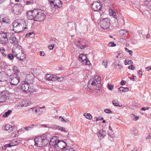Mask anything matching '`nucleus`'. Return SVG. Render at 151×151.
<instances>
[{"instance_id": "1", "label": "nucleus", "mask_w": 151, "mask_h": 151, "mask_svg": "<svg viewBox=\"0 0 151 151\" xmlns=\"http://www.w3.org/2000/svg\"><path fill=\"white\" fill-rule=\"evenodd\" d=\"M45 12L40 9H35L27 12V17L29 20L41 22L45 18Z\"/></svg>"}, {"instance_id": "2", "label": "nucleus", "mask_w": 151, "mask_h": 151, "mask_svg": "<svg viewBox=\"0 0 151 151\" xmlns=\"http://www.w3.org/2000/svg\"><path fill=\"white\" fill-rule=\"evenodd\" d=\"M50 135L48 133H46L41 136L36 137L35 139L36 145L38 147H42L47 145L50 138Z\"/></svg>"}, {"instance_id": "3", "label": "nucleus", "mask_w": 151, "mask_h": 151, "mask_svg": "<svg viewBox=\"0 0 151 151\" xmlns=\"http://www.w3.org/2000/svg\"><path fill=\"white\" fill-rule=\"evenodd\" d=\"M101 78L98 76H96L94 78L91 79L88 82V87L90 89L92 88L99 90L100 88V84Z\"/></svg>"}, {"instance_id": "4", "label": "nucleus", "mask_w": 151, "mask_h": 151, "mask_svg": "<svg viewBox=\"0 0 151 151\" xmlns=\"http://www.w3.org/2000/svg\"><path fill=\"white\" fill-rule=\"evenodd\" d=\"M24 21H14L12 23L13 30L16 33H21L23 31H27V27H24Z\"/></svg>"}, {"instance_id": "5", "label": "nucleus", "mask_w": 151, "mask_h": 151, "mask_svg": "<svg viewBox=\"0 0 151 151\" xmlns=\"http://www.w3.org/2000/svg\"><path fill=\"white\" fill-rule=\"evenodd\" d=\"M20 76L17 73H12L9 77V81L12 85H17L20 82Z\"/></svg>"}, {"instance_id": "6", "label": "nucleus", "mask_w": 151, "mask_h": 151, "mask_svg": "<svg viewBox=\"0 0 151 151\" xmlns=\"http://www.w3.org/2000/svg\"><path fill=\"white\" fill-rule=\"evenodd\" d=\"M9 40L10 43L14 45L13 50L14 49L17 48L19 49L21 48V47L19 45V41L18 39L17 38L15 35L10 33L8 40Z\"/></svg>"}, {"instance_id": "7", "label": "nucleus", "mask_w": 151, "mask_h": 151, "mask_svg": "<svg viewBox=\"0 0 151 151\" xmlns=\"http://www.w3.org/2000/svg\"><path fill=\"white\" fill-rule=\"evenodd\" d=\"M10 33L8 32H0V44L5 45L8 42L9 38Z\"/></svg>"}, {"instance_id": "8", "label": "nucleus", "mask_w": 151, "mask_h": 151, "mask_svg": "<svg viewBox=\"0 0 151 151\" xmlns=\"http://www.w3.org/2000/svg\"><path fill=\"white\" fill-rule=\"evenodd\" d=\"M13 53L15 54V56L21 61L24 60L26 58L25 55L22 53V48L18 49H14L12 50Z\"/></svg>"}, {"instance_id": "9", "label": "nucleus", "mask_w": 151, "mask_h": 151, "mask_svg": "<svg viewBox=\"0 0 151 151\" xmlns=\"http://www.w3.org/2000/svg\"><path fill=\"white\" fill-rule=\"evenodd\" d=\"M110 25V20L107 18H104L100 21V26L103 29H108Z\"/></svg>"}, {"instance_id": "10", "label": "nucleus", "mask_w": 151, "mask_h": 151, "mask_svg": "<svg viewBox=\"0 0 151 151\" xmlns=\"http://www.w3.org/2000/svg\"><path fill=\"white\" fill-rule=\"evenodd\" d=\"M102 7V4L100 1H94L91 5V8L94 11H101Z\"/></svg>"}, {"instance_id": "11", "label": "nucleus", "mask_w": 151, "mask_h": 151, "mask_svg": "<svg viewBox=\"0 0 151 151\" xmlns=\"http://www.w3.org/2000/svg\"><path fill=\"white\" fill-rule=\"evenodd\" d=\"M10 21L8 17L4 14H2L0 15V23L3 25L9 24Z\"/></svg>"}, {"instance_id": "12", "label": "nucleus", "mask_w": 151, "mask_h": 151, "mask_svg": "<svg viewBox=\"0 0 151 151\" xmlns=\"http://www.w3.org/2000/svg\"><path fill=\"white\" fill-rule=\"evenodd\" d=\"M23 8L22 5L19 4H15L13 7V11L16 14H20L22 11Z\"/></svg>"}, {"instance_id": "13", "label": "nucleus", "mask_w": 151, "mask_h": 151, "mask_svg": "<svg viewBox=\"0 0 151 151\" xmlns=\"http://www.w3.org/2000/svg\"><path fill=\"white\" fill-rule=\"evenodd\" d=\"M8 91H4L0 93V102L5 101L7 98L9 97Z\"/></svg>"}, {"instance_id": "14", "label": "nucleus", "mask_w": 151, "mask_h": 151, "mask_svg": "<svg viewBox=\"0 0 151 151\" xmlns=\"http://www.w3.org/2000/svg\"><path fill=\"white\" fill-rule=\"evenodd\" d=\"M83 42L84 41L82 39H79L76 41H75V43L78 48L83 49L86 46L85 45L83 44Z\"/></svg>"}, {"instance_id": "15", "label": "nucleus", "mask_w": 151, "mask_h": 151, "mask_svg": "<svg viewBox=\"0 0 151 151\" xmlns=\"http://www.w3.org/2000/svg\"><path fill=\"white\" fill-rule=\"evenodd\" d=\"M50 140L49 142V145L51 147L53 146L54 148H56V145L57 144V141L58 139V137L56 136H54L50 138Z\"/></svg>"}, {"instance_id": "16", "label": "nucleus", "mask_w": 151, "mask_h": 151, "mask_svg": "<svg viewBox=\"0 0 151 151\" xmlns=\"http://www.w3.org/2000/svg\"><path fill=\"white\" fill-rule=\"evenodd\" d=\"M67 144L65 142H64L63 141L58 140L56 147H58L60 149H62L65 148Z\"/></svg>"}, {"instance_id": "17", "label": "nucleus", "mask_w": 151, "mask_h": 151, "mask_svg": "<svg viewBox=\"0 0 151 151\" xmlns=\"http://www.w3.org/2000/svg\"><path fill=\"white\" fill-rule=\"evenodd\" d=\"M47 80L55 81L58 79V77L56 76L50 74H47L46 76Z\"/></svg>"}, {"instance_id": "18", "label": "nucleus", "mask_w": 151, "mask_h": 151, "mask_svg": "<svg viewBox=\"0 0 151 151\" xmlns=\"http://www.w3.org/2000/svg\"><path fill=\"white\" fill-rule=\"evenodd\" d=\"M53 3L54 4H52L53 8H55L56 9L57 8H60L62 5V2L60 0H55Z\"/></svg>"}, {"instance_id": "19", "label": "nucleus", "mask_w": 151, "mask_h": 151, "mask_svg": "<svg viewBox=\"0 0 151 151\" xmlns=\"http://www.w3.org/2000/svg\"><path fill=\"white\" fill-rule=\"evenodd\" d=\"M29 87V83L26 81V82H24V83H22L21 88L22 89L23 91L27 93V91H28Z\"/></svg>"}, {"instance_id": "20", "label": "nucleus", "mask_w": 151, "mask_h": 151, "mask_svg": "<svg viewBox=\"0 0 151 151\" xmlns=\"http://www.w3.org/2000/svg\"><path fill=\"white\" fill-rule=\"evenodd\" d=\"M106 134V132L103 130H99L97 134L99 137H100V139H101L104 138Z\"/></svg>"}, {"instance_id": "21", "label": "nucleus", "mask_w": 151, "mask_h": 151, "mask_svg": "<svg viewBox=\"0 0 151 151\" xmlns=\"http://www.w3.org/2000/svg\"><path fill=\"white\" fill-rule=\"evenodd\" d=\"M5 129L8 132H11L13 130L14 128L11 125L6 124L5 127Z\"/></svg>"}, {"instance_id": "22", "label": "nucleus", "mask_w": 151, "mask_h": 151, "mask_svg": "<svg viewBox=\"0 0 151 151\" xmlns=\"http://www.w3.org/2000/svg\"><path fill=\"white\" fill-rule=\"evenodd\" d=\"M122 66L119 65V61L118 60H116L114 64V67L118 69L121 68Z\"/></svg>"}, {"instance_id": "23", "label": "nucleus", "mask_w": 151, "mask_h": 151, "mask_svg": "<svg viewBox=\"0 0 151 151\" xmlns=\"http://www.w3.org/2000/svg\"><path fill=\"white\" fill-rule=\"evenodd\" d=\"M111 11V15L113 16L116 19L117 21H118L119 20L120 17L119 16L116 15V13L115 12L112 10H111L109 11V12H111L110 11Z\"/></svg>"}, {"instance_id": "24", "label": "nucleus", "mask_w": 151, "mask_h": 151, "mask_svg": "<svg viewBox=\"0 0 151 151\" xmlns=\"http://www.w3.org/2000/svg\"><path fill=\"white\" fill-rule=\"evenodd\" d=\"M118 90L122 92H125L129 91V88L128 87H121L119 88Z\"/></svg>"}, {"instance_id": "25", "label": "nucleus", "mask_w": 151, "mask_h": 151, "mask_svg": "<svg viewBox=\"0 0 151 151\" xmlns=\"http://www.w3.org/2000/svg\"><path fill=\"white\" fill-rule=\"evenodd\" d=\"M18 142H19V141H17L16 140L14 139L12 140L10 143L12 146H13L17 145L19 143Z\"/></svg>"}, {"instance_id": "26", "label": "nucleus", "mask_w": 151, "mask_h": 151, "mask_svg": "<svg viewBox=\"0 0 151 151\" xmlns=\"http://www.w3.org/2000/svg\"><path fill=\"white\" fill-rule=\"evenodd\" d=\"M55 129L59 130H60L62 132H67V131L65 130V128L63 127L57 126L56 127Z\"/></svg>"}, {"instance_id": "27", "label": "nucleus", "mask_w": 151, "mask_h": 151, "mask_svg": "<svg viewBox=\"0 0 151 151\" xmlns=\"http://www.w3.org/2000/svg\"><path fill=\"white\" fill-rule=\"evenodd\" d=\"M112 104L115 106H118L119 107L122 106V105H120L119 104V102L116 100H114L112 101Z\"/></svg>"}, {"instance_id": "28", "label": "nucleus", "mask_w": 151, "mask_h": 151, "mask_svg": "<svg viewBox=\"0 0 151 151\" xmlns=\"http://www.w3.org/2000/svg\"><path fill=\"white\" fill-rule=\"evenodd\" d=\"M128 33V32L125 30H121L119 31V33L121 36L125 35L127 33Z\"/></svg>"}, {"instance_id": "29", "label": "nucleus", "mask_w": 151, "mask_h": 151, "mask_svg": "<svg viewBox=\"0 0 151 151\" xmlns=\"http://www.w3.org/2000/svg\"><path fill=\"white\" fill-rule=\"evenodd\" d=\"M12 112V111L11 110H8L7 111L4 113V114L3 115V117H7L9 116Z\"/></svg>"}, {"instance_id": "30", "label": "nucleus", "mask_w": 151, "mask_h": 151, "mask_svg": "<svg viewBox=\"0 0 151 151\" xmlns=\"http://www.w3.org/2000/svg\"><path fill=\"white\" fill-rule=\"evenodd\" d=\"M81 63L84 65H89L91 63L88 60H82L81 61Z\"/></svg>"}, {"instance_id": "31", "label": "nucleus", "mask_w": 151, "mask_h": 151, "mask_svg": "<svg viewBox=\"0 0 151 151\" xmlns=\"http://www.w3.org/2000/svg\"><path fill=\"white\" fill-rule=\"evenodd\" d=\"M33 109H35V112L36 113L38 114H41L43 112V110L42 109H40V107L39 108L38 110L36 108H34Z\"/></svg>"}, {"instance_id": "32", "label": "nucleus", "mask_w": 151, "mask_h": 151, "mask_svg": "<svg viewBox=\"0 0 151 151\" xmlns=\"http://www.w3.org/2000/svg\"><path fill=\"white\" fill-rule=\"evenodd\" d=\"M84 116L87 119H91L92 118V116L90 114L85 113Z\"/></svg>"}, {"instance_id": "33", "label": "nucleus", "mask_w": 151, "mask_h": 151, "mask_svg": "<svg viewBox=\"0 0 151 151\" xmlns=\"http://www.w3.org/2000/svg\"><path fill=\"white\" fill-rule=\"evenodd\" d=\"M35 125L34 124H32V125H31L30 126H29L25 127L24 128V129L26 131L28 130H30L31 129H32L33 128V127Z\"/></svg>"}, {"instance_id": "34", "label": "nucleus", "mask_w": 151, "mask_h": 151, "mask_svg": "<svg viewBox=\"0 0 151 151\" xmlns=\"http://www.w3.org/2000/svg\"><path fill=\"white\" fill-rule=\"evenodd\" d=\"M12 146L10 143L9 144H8L5 145L4 146L2 147V149L4 150L6 149L7 147H11Z\"/></svg>"}, {"instance_id": "35", "label": "nucleus", "mask_w": 151, "mask_h": 151, "mask_svg": "<svg viewBox=\"0 0 151 151\" xmlns=\"http://www.w3.org/2000/svg\"><path fill=\"white\" fill-rule=\"evenodd\" d=\"M131 116L132 119L133 120H134L135 121L137 120L139 118V117L138 116H135L134 114H132L131 115Z\"/></svg>"}, {"instance_id": "36", "label": "nucleus", "mask_w": 151, "mask_h": 151, "mask_svg": "<svg viewBox=\"0 0 151 151\" xmlns=\"http://www.w3.org/2000/svg\"><path fill=\"white\" fill-rule=\"evenodd\" d=\"M35 89L33 86H31L30 87H29V89L28 90V91H27V93L29 92H33L34 91H35Z\"/></svg>"}, {"instance_id": "37", "label": "nucleus", "mask_w": 151, "mask_h": 151, "mask_svg": "<svg viewBox=\"0 0 151 151\" xmlns=\"http://www.w3.org/2000/svg\"><path fill=\"white\" fill-rule=\"evenodd\" d=\"M7 56L11 60L13 59L14 57L12 53H9L7 55Z\"/></svg>"}, {"instance_id": "38", "label": "nucleus", "mask_w": 151, "mask_h": 151, "mask_svg": "<svg viewBox=\"0 0 151 151\" xmlns=\"http://www.w3.org/2000/svg\"><path fill=\"white\" fill-rule=\"evenodd\" d=\"M25 3L27 5H29L30 4H33L34 2V0H30L29 1H26Z\"/></svg>"}, {"instance_id": "39", "label": "nucleus", "mask_w": 151, "mask_h": 151, "mask_svg": "<svg viewBox=\"0 0 151 151\" xmlns=\"http://www.w3.org/2000/svg\"><path fill=\"white\" fill-rule=\"evenodd\" d=\"M116 45V44L114 43V42H111L109 43L108 45V46L110 47H114Z\"/></svg>"}, {"instance_id": "40", "label": "nucleus", "mask_w": 151, "mask_h": 151, "mask_svg": "<svg viewBox=\"0 0 151 151\" xmlns=\"http://www.w3.org/2000/svg\"><path fill=\"white\" fill-rule=\"evenodd\" d=\"M107 86L108 89L110 90H112L114 88L113 86L111 85L109 83H108Z\"/></svg>"}, {"instance_id": "41", "label": "nucleus", "mask_w": 151, "mask_h": 151, "mask_svg": "<svg viewBox=\"0 0 151 151\" xmlns=\"http://www.w3.org/2000/svg\"><path fill=\"white\" fill-rule=\"evenodd\" d=\"M108 62L106 60H104L102 62V64L105 66V68H106L108 65H107Z\"/></svg>"}, {"instance_id": "42", "label": "nucleus", "mask_w": 151, "mask_h": 151, "mask_svg": "<svg viewBox=\"0 0 151 151\" xmlns=\"http://www.w3.org/2000/svg\"><path fill=\"white\" fill-rule=\"evenodd\" d=\"M12 69L14 72H15V73H17V72H19V71L18 70L17 67H16L15 66H14L13 67Z\"/></svg>"}, {"instance_id": "43", "label": "nucleus", "mask_w": 151, "mask_h": 151, "mask_svg": "<svg viewBox=\"0 0 151 151\" xmlns=\"http://www.w3.org/2000/svg\"><path fill=\"white\" fill-rule=\"evenodd\" d=\"M138 133V131L137 129H135L132 131V134L133 135H137Z\"/></svg>"}, {"instance_id": "44", "label": "nucleus", "mask_w": 151, "mask_h": 151, "mask_svg": "<svg viewBox=\"0 0 151 151\" xmlns=\"http://www.w3.org/2000/svg\"><path fill=\"white\" fill-rule=\"evenodd\" d=\"M55 46L54 44H52L51 45H49L48 46V48L50 50H52L53 49Z\"/></svg>"}, {"instance_id": "45", "label": "nucleus", "mask_w": 151, "mask_h": 151, "mask_svg": "<svg viewBox=\"0 0 151 151\" xmlns=\"http://www.w3.org/2000/svg\"><path fill=\"white\" fill-rule=\"evenodd\" d=\"M125 50L126 51L129 52V54L130 55H132V50H129L128 48H125Z\"/></svg>"}, {"instance_id": "46", "label": "nucleus", "mask_w": 151, "mask_h": 151, "mask_svg": "<svg viewBox=\"0 0 151 151\" xmlns=\"http://www.w3.org/2000/svg\"><path fill=\"white\" fill-rule=\"evenodd\" d=\"M104 111L106 113H112V111L109 109H106L104 110Z\"/></svg>"}, {"instance_id": "47", "label": "nucleus", "mask_w": 151, "mask_h": 151, "mask_svg": "<svg viewBox=\"0 0 151 151\" xmlns=\"http://www.w3.org/2000/svg\"><path fill=\"white\" fill-rule=\"evenodd\" d=\"M134 66L133 65H131L128 67V68L129 69L131 70H133L134 69Z\"/></svg>"}, {"instance_id": "48", "label": "nucleus", "mask_w": 151, "mask_h": 151, "mask_svg": "<svg viewBox=\"0 0 151 151\" xmlns=\"http://www.w3.org/2000/svg\"><path fill=\"white\" fill-rule=\"evenodd\" d=\"M48 1L50 4L51 7L52 8V7H53L52 4H54L53 2L54 1V2L55 0H48Z\"/></svg>"}, {"instance_id": "49", "label": "nucleus", "mask_w": 151, "mask_h": 151, "mask_svg": "<svg viewBox=\"0 0 151 151\" xmlns=\"http://www.w3.org/2000/svg\"><path fill=\"white\" fill-rule=\"evenodd\" d=\"M84 54H81L80 55L79 58V61H81L83 60V56Z\"/></svg>"}, {"instance_id": "50", "label": "nucleus", "mask_w": 151, "mask_h": 151, "mask_svg": "<svg viewBox=\"0 0 151 151\" xmlns=\"http://www.w3.org/2000/svg\"><path fill=\"white\" fill-rule=\"evenodd\" d=\"M59 119L62 122H65L66 123L67 122L61 116H60L59 117Z\"/></svg>"}, {"instance_id": "51", "label": "nucleus", "mask_w": 151, "mask_h": 151, "mask_svg": "<svg viewBox=\"0 0 151 151\" xmlns=\"http://www.w3.org/2000/svg\"><path fill=\"white\" fill-rule=\"evenodd\" d=\"M103 119H104L103 117H101V116H99V117L98 118H97L96 119V121L97 122V121H98L100 120H102Z\"/></svg>"}, {"instance_id": "52", "label": "nucleus", "mask_w": 151, "mask_h": 151, "mask_svg": "<svg viewBox=\"0 0 151 151\" xmlns=\"http://www.w3.org/2000/svg\"><path fill=\"white\" fill-rule=\"evenodd\" d=\"M132 77L131 78H130V79L131 80H132L133 81H135L136 80V79H137V78H136V76H134L133 75H132Z\"/></svg>"}, {"instance_id": "53", "label": "nucleus", "mask_w": 151, "mask_h": 151, "mask_svg": "<svg viewBox=\"0 0 151 151\" xmlns=\"http://www.w3.org/2000/svg\"><path fill=\"white\" fill-rule=\"evenodd\" d=\"M56 39L54 38H51L50 40V42L51 43H52L54 41H55L56 40Z\"/></svg>"}, {"instance_id": "54", "label": "nucleus", "mask_w": 151, "mask_h": 151, "mask_svg": "<svg viewBox=\"0 0 151 151\" xmlns=\"http://www.w3.org/2000/svg\"><path fill=\"white\" fill-rule=\"evenodd\" d=\"M40 53L41 56H45L46 54L43 51H40Z\"/></svg>"}, {"instance_id": "55", "label": "nucleus", "mask_w": 151, "mask_h": 151, "mask_svg": "<svg viewBox=\"0 0 151 151\" xmlns=\"http://www.w3.org/2000/svg\"><path fill=\"white\" fill-rule=\"evenodd\" d=\"M126 83V82L125 81L122 80L121 82V85L123 86Z\"/></svg>"}, {"instance_id": "56", "label": "nucleus", "mask_w": 151, "mask_h": 151, "mask_svg": "<svg viewBox=\"0 0 151 151\" xmlns=\"http://www.w3.org/2000/svg\"><path fill=\"white\" fill-rule=\"evenodd\" d=\"M0 50L2 53V54H3V53L5 51V49H4L3 47H1L0 48Z\"/></svg>"}, {"instance_id": "57", "label": "nucleus", "mask_w": 151, "mask_h": 151, "mask_svg": "<svg viewBox=\"0 0 151 151\" xmlns=\"http://www.w3.org/2000/svg\"><path fill=\"white\" fill-rule=\"evenodd\" d=\"M32 35H34V33L33 32H29L27 34V35L30 37Z\"/></svg>"}, {"instance_id": "58", "label": "nucleus", "mask_w": 151, "mask_h": 151, "mask_svg": "<svg viewBox=\"0 0 151 151\" xmlns=\"http://www.w3.org/2000/svg\"><path fill=\"white\" fill-rule=\"evenodd\" d=\"M133 62L132 60H129L127 62V64L130 65L133 63Z\"/></svg>"}, {"instance_id": "59", "label": "nucleus", "mask_w": 151, "mask_h": 151, "mask_svg": "<svg viewBox=\"0 0 151 151\" xmlns=\"http://www.w3.org/2000/svg\"><path fill=\"white\" fill-rule=\"evenodd\" d=\"M88 60L86 56V55L84 54L83 56V60Z\"/></svg>"}, {"instance_id": "60", "label": "nucleus", "mask_w": 151, "mask_h": 151, "mask_svg": "<svg viewBox=\"0 0 151 151\" xmlns=\"http://www.w3.org/2000/svg\"><path fill=\"white\" fill-rule=\"evenodd\" d=\"M149 108H150L149 107L148 108L147 107L146 108H145V107H142V108L141 109L142 110L145 111V110H146V109H149Z\"/></svg>"}, {"instance_id": "61", "label": "nucleus", "mask_w": 151, "mask_h": 151, "mask_svg": "<svg viewBox=\"0 0 151 151\" xmlns=\"http://www.w3.org/2000/svg\"><path fill=\"white\" fill-rule=\"evenodd\" d=\"M34 108H36L35 107H34L33 108H31L29 109V111L31 112L32 111H35V109H33Z\"/></svg>"}, {"instance_id": "62", "label": "nucleus", "mask_w": 151, "mask_h": 151, "mask_svg": "<svg viewBox=\"0 0 151 151\" xmlns=\"http://www.w3.org/2000/svg\"><path fill=\"white\" fill-rule=\"evenodd\" d=\"M146 139H151V134H149V135L147 137Z\"/></svg>"}, {"instance_id": "63", "label": "nucleus", "mask_w": 151, "mask_h": 151, "mask_svg": "<svg viewBox=\"0 0 151 151\" xmlns=\"http://www.w3.org/2000/svg\"><path fill=\"white\" fill-rule=\"evenodd\" d=\"M73 150V148H70L68 149H66L65 151H72Z\"/></svg>"}, {"instance_id": "64", "label": "nucleus", "mask_w": 151, "mask_h": 151, "mask_svg": "<svg viewBox=\"0 0 151 151\" xmlns=\"http://www.w3.org/2000/svg\"><path fill=\"white\" fill-rule=\"evenodd\" d=\"M146 69H147L148 70H151V66H148L146 68Z\"/></svg>"}]
</instances>
